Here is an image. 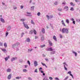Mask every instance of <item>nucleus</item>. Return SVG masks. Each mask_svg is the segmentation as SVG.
Masks as SVG:
<instances>
[{
  "mask_svg": "<svg viewBox=\"0 0 80 80\" xmlns=\"http://www.w3.org/2000/svg\"><path fill=\"white\" fill-rule=\"evenodd\" d=\"M68 29L65 28H63L62 30V33H68Z\"/></svg>",
  "mask_w": 80,
  "mask_h": 80,
  "instance_id": "obj_1",
  "label": "nucleus"
},
{
  "mask_svg": "<svg viewBox=\"0 0 80 80\" xmlns=\"http://www.w3.org/2000/svg\"><path fill=\"white\" fill-rule=\"evenodd\" d=\"M23 24L24 25V26L26 28H27V29H29V27H28V25L27 24H25V22H23Z\"/></svg>",
  "mask_w": 80,
  "mask_h": 80,
  "instance_id": "obj_2",
  "label": "nucleus"
},
{
  "mask_svg": "<svg viewBox=\"0 0 80 80\" xmlns=\"http://www.w3.org/2000/svg\"><path fill=\"white\" fill-rule=\"evenodd\" d=\"M34 67H37L38 65V63L37 61H34Z\"/></svg>",
  "mask_w": 80,
  "mask_h": 80,
  "instance_id": "obj_3",
  "label": "nucleus"
},
{
  "mask_svg": "<svg viewBox=\"0 0 80 80\" xmlns=\"http://www.w3.org/2000/svg\"><path fill=\"white\" fill-rule=\"evenodd\" d=\"M17 58L15 57V58H12L11 59V62H13L14 60H17Z\"/></svg>",
  "mask_w": 80,
  "mask_h": 80,
  "instance_id": "obj_4",
  "label": "nucleus"
},
{
  "mask_svg": "<svg viewBox=\"0 0 80 80\" xmlns=\"http://www.w3.org/2000/svg\"><path fill=\"white\" fill-rule=\"evenodd\" d=\"M47 51H53V49H52V48H48L47 49Z\"/></svg>",
  "mask_w": 80,
  "mask_h": 80,
  "instance_id": "obj_5",
  "label": "nucleus"
},
{
  "mask_svg": "<svg viewBox=\"0 0 80 80\" xmlns=\"http://www.w3.org/2000/svg\"><path fill=\"white\" fill-rule=\"evenodd\" d=\"M12 77V74H9L8 77V79H10Z\"/></svg>",
  "mask_w": 80,
  "mask_h": 80,
  "instance_id": "obj_6",
  "label": "nucleus"
},
{
  "mask_svg": "<svg viewBox=\"0 0 80 80\" xmlns=\"http://www.w3.org/2000/svg\"><path fill=\"white\" fill-rule=\"evenodd\" d=\"M53 39L55 41H57V37H56L55 35L53 36Z\"/></svg>",
  "mask_w": 80,
  "mask_h": 80,
  "instance_id": "obj_7",
  "label": "nucleus"
},
{
  "mask_svg": "<svg viewBox=\"0 0 80 80\" xmlns=\"http://www.w3.org/2000/svg\"><path fill=\"white\" fill-rule=\"evenodd\" d=\"M0 20L2 23H5V21L4 20V19H3L2 18H0Z\"/></svg>",
  "mask_w": 80,
  "mask_h": 80,
  "instance_id": "obj_8",
  "label": "nucleus"
},
{
  "mask_svg": "<svg viewBox=\"0 0 80 80\" xmlns=\"http://www.w3.org/2000/svg\"><path fill=\"white\" fill-rule=\"evenodd\" d=\"M41 31L42 33H45V29L44 28H42Z\"/></svg>",
  "mask_w": 80,
  "mask_h": 80,
  "instance_id": "obj_9",
  "label": "nucleus"
},
{
  "mask_svg": "<svg viewBox=\"0 0 80 80\" xmlns=\"http://www.w3.org/2000/svg\"><path fill=\"white\" fill-rule=\"evenodd\" d=\"M48 43L51 46H52V42H51V41L50 40H48Z\"/></svg>",
  "mask_w": 80,
  "mask_h": 80,
  "instance_id": "obj_10",
  "label": "nucleus"
},
{
  "mask_svg": "<svg viewBox=\"0 0 80 80\" xmlns=\"http://www.w3.org/2000/svg\"><path fill=\"white\" fill-rule=\"evenodd\" d=\"M8 58H10V56H8V57H7L5 58V61H7V60H8Z\"/></svg>",
  "mask_w": 80,
  "mask_h": 80,
  "instance_id": "obj_11",
  "label": "nucleus"
},
{
  "mask_svg": "<svg viewBox=\"0 0 80 80\" xmlns=\"http://www.w3.org/2000/svg\"><path fill=\"white\" fill-rule=\"evenodd\" d=\"M44 36L43 35H42V36L41 38V40L42 41H43V40H44Z\"/></svg>",
  "mask_w": 80,
  "mask_h": 80,
  "instance_id": "obj_12",
  "label": "nucleus"
},
{
  "mask_svg": "<svg viewBox=\"0 0 80 80\" xmlns=\"http://www.w3.org/2000/svg\"><path fill=\"white\" fill-rule=\"evenodd\" d=\"M62 25H63V26H64L65 27V26H66V25H65V23L64 22L63 20H62Z\"/></svg>",
  "mask_w": 80,
  "mask_h": 80,
  "instance_id": "obj_13",
  "label": "nucleus"
},
{
  "mask_svg": "<svg viewBox=\"0 0 80 80\" xmlns=\"http://www.w3.org/2000/svg\"><path fill=\"white\" fill-rule=\"evenodd\" d=\"M64 10L66 9V10H68V6H66L64 7Z\"/></svg>",
  "mask_w": 80,
  "mask_h": 80,
  "instance_id": "obj_14",
  "label": "nucleus"
},
{
  "mask_svg": "<svg viewBox=\"0 0 80 80\" xmlns=\"http://www.w3.org/2000/svg\"><path fill=\"white\" fill-rule=\"evenodd\" d=\"M41 63L43 66H45L46 68H47V66L45 64L43 63V62H41Z\"/></svg>",
  "mask_w": 80,
  "mask_h": 80,
  "instance_id": "obj_15",
  "label": "nucleus"
},
{
  "mask_svg": "<svg viewBox=\"0 0 80 80\" xmlns=\"http://www.w3.org/2000/svg\"><path fill=\"white\" fill-rule=\"evenodd\" d=\"M7 72H11V69L10 68H8L7 69Z\"/></svg>",
  "mask_w": 80,
  "mask_h": 80,
  "instance_id": "obj_16",
  "label": "nucleus"
},
{
  "mask_svg": "<svg viewBox=\"0 0 80 80\" xmlns=\"http://www.w3.org/2000/svg\"><path fill=\"white\" fill-rule=\"evenodd\" d=\"M27 41L28 42H30V38H27Z\"/></svg>",
  "mask_w": 80,
  "mask_h": 80,
  "instance_id": "obj_17",
  "label": "nucleus"
},
{
  "mask_svg": "<svg viewBox=\"0 0 80 80\" xmlns=\"http://www.w3.org/2000/svg\"><path fill=\"white\" fill-rule=\"evenodd\" d=\"M33 31L32 30H31L29 32V34H32V33H33Z\"/></svg>",
  "mask_w": 80,
  "mask_h": 80,
  "instance_id": "obj_18",
  "label": "nucleus"
},
{
  "mask_svg": "<svg viewBox=\"0 0 80 80\" xmlns=\"http://www.w3.org/2000/svg\"><path fill=\"white\" fill-rule=\"evenodd\" d=\"M45 47V45H44L40 46V47L41 48H43V47Z\"/></svg>",
  "mask_w": 80,
  "mask_h": 80,
  "instance_id": "obj_19",
  "label": "nucleus"
},
{
  "mask_svg": "<svg viewBox=\"0 0 80 80\" xmlns=\"http://www.w3.org/2000/svg\"><path fill=\"white\" fill-rule=\"evenodd\" d=\"M70 5H72V7H74L75 6V4H73V2H72L70 3Z\"/></svg>",
  "mask_w": 80,
  "mask_h": 80,
  "instance_id": "obj_20",
  "label": "nucleus"
},
{
  "mask_svg": "<svg viewBox=\"0 0 80 80\" xmlns=\"http://www.w3.org/2000/svg\"><path fill=\"white\" fill-rule=\"evenodd\" d=\"M22 78V77L20 76V77H16L15 78L16 79H20V78Z\"/></svg>",
  "mask_w": 80,
  "mask_h": 80,
  "instance_id": "obj_21",
  "label": "nucleus"
},
{
  "mask_svg": "<svg viewBox=\"0 0 80 80\" xmlns=\"http://www.w3.org/2000/svg\"><path fill=\"white\" fill-rule=\"evenodd\" d=\"M72 53H74L75 55V56L76 57V56L77 55V52H72Z\"/></svg>",
  "mask_w": 80,
  "mask_h": 80,
  "instance_id": "obj_22",
  "label": "nucleus"
},
{
  "mask_svg": "<svg viewBox=\"0 0 80 80\" xmlns=\"http://www.w3.org/2000/svg\"><path fill=\"white\" fill-rule=\"evenodd\" d=\"M4 46L6 48L7 47V43H4Z\"/></svg>",
  "mask_w": 80,
  "mask_h": 80,
  "instance_id": "obj_23",
  "label": "nucleus"
},
{
  "mask_svg": "<svg viewBox=\"0 0 80 80\" xmlns=\"http://www.w3.org/2000/svg\"><path fill=\"white\" fill-rule=\"evenodd\" d=\"M31 22L32 24H33V25H35V22H33V20H31Z\"/></svg>",
  "mask_w": 80,
  "mask_h": 80,
  "instance_id": "obj_24",
  "label": "nucleus"
},
{
  "mask_svg": "<svg viewBox=\"0 0 80 80\" xmlns=\"http://www.w3.org/2000/svg\"><path fill=\"white\" fill-rule=\"evenodd\" d=\"M58 11H59V12H61V11H62V8H58Z\"/></svg>",
  "mask_w": 80,
  "mask_h": 80,
  "instance_id": "obj_25",
  "label": "nucleus"
},
{
  "mask_svg": "<svg viewBox=\"0 0 80 80\" xmlns=\"http://www.w3.org/2000/svg\"><path fill=\"white\" fill-rule=\"evenodd\" d=\"M70 10H71L72 11H73L74 10V9H73V8L71 7L70 9Z\"/></svg>",
  "mask_w": 80,
  "mask_h": 80,
  "instance_id": "obj_26",
  "label": "nucleus"
},
{
  "mask_svg": "<svg viewBox=\"0 0 80 80\" xmlns=\"http://www.w3.org/2000/svg\"><path fill=\"white\" fill-rule=\"evenodd\" d=\"M27 62H28V63L29 65V66H30V61H28Z\"/></svg>",
  "mask_w": 80,
  "mask_h": 80,
  "instance_id": "obj_27",
  "label": "nucleus"
},
{
  "mask_svg": "<svg viewBox=\"0 0 80 80\" xmlns=\"http://www.w3.org/2000/svg\"><path fill=\"white\" fill-rule=\"evenodd\" d=\"M64 69L65 70H67V68H66V67H65V65H64Z\"/></svg>",
  "mask_w": 80,
  "mask_h": 80,
  "instance_id": "obj_28",
  "label": "nucleus"
},
{
  "mask_svg": "<svg viewBox=\"0 0 80 80\" xmlns=\"http://www.w3.org/2000/svg\"><path fill=\"white\" fill-rule=\"evenodd\" d=\"M23 72H27V70L25 69H23Z\"/></svg>",
  "mask_w": 80,
  "mask_h": 80,
  "instance_id": "obj_29",
  "label": "nucleus"
},
{
  "mask_svg": "<svg viewBox=\"0 0 80 80\" xmlns=\"http://www.w3.org/2000/svg\"><path fill=\"white\" fill-rule=\"evenodd\" d=\"M34 7H35L34 6H32L31 7V10H34Z\"/></svg>",
  "mask_w": 80,
  "mask_h": 80,
  "instance_id": "obj_30",
  "label": "nucleus"
},
{
  "mask_svg": "<svg viewBox=\"0 0 80 80\" xmlns=\"http://www.w3.org/2000/svg\"><path fill=\"white\" fill-rule=\"evenodd\" d=\"M20 21H21V22H24V21H25V19H21L20 20Z\"/></svg>",
  "mask_w": 80,
  "mask_h": 80,
  "instance_id": "obj_31",
  "label": "nucleus"
},
{
  "mask_svg": "<svg viewBox=\"0 0 80 80\" xmlns=\"http://www.w3.org/2000/svg\"><path fill=\"white\" fill-rule=\"evenodd\" d=\"M33 32L35 35H36V34H37V32H36L35 30H33Z\"/></svg>",
  "mask_w": 80,
  "mask_h": 80,
  "instance_id": "obj_32",
  "label": "nucleus"
},
{
  "mask_svg": "<svg viewBox=\"0 0 80 80\" xmlns=\"http://www.w3.org/2000/svg\"><path fill=\"white\" fill-rule=\"evenodd\" d=\"M68 77L67 76L64 79V80H67V79H68Z\"/></svg>",
  "mask_w": 80,
  "mask_h": 80,
  "instance_id": "obj_33",
  "label": "nucleus"
},
{
  "mask_svg": "<svg viewBox=\"0 0 80 80\" xmlns=\"http://www.w3.org/2000/svg\"><path fill=\"white\" fill-rule=\"evenodd\" d=\"M46 17H47L48 20H49V19H50V17H49V16L47 15Z\"/></svg>",
  "mask_w": 80,
  "mask_h": 80,
  "instance_id": "obj_34",
  "label": "nucleus"
},
{
  "mask_svg": "<svg viewBox=\"0 0 80 80\" xmlns=\"http://www.w3.org/2000/svg\"><path fill=\"white\" fill-rule=\"evenodd\" d=\"M34 72H35V73H37L38 72V71H37V69H35Z\"/></svg>",
  "mask_w": 80,
  "mask_h": 80,
  "instance_id": "obj_35",
  "label": "nucleus"
},
{
  "mask_svg": "<svg viewBox=\"0 0 80 80\" xmlns=\"http://www.w3.org/2000/svg\"><path fill=\"white\" fill-rule=\"evenodd\" d=\"M66 23H69V20L68 19L66 20Z\"/></svg>",
  "mask_w": 80,
  "mask_h": 80,
  "instance_id": "obj_36",
  "label": "nucleus"
},
{
  "mask_svg": "<svg viewBox=\"0 0 80 80\" xmlns=\"http://www.w3.org/2000/svg\"><path fill=\"white\" fill-rule=\"evenodd\" d=\"M16 45L17 46H18V45H20V43H19V42H17L16 44Z\"/></svg>",
  "mask_w": 80,
  "mask_h": 80,
  "instance_id": "obj_37",
  "label": "nucleus"
},
{
  "mask_svg": "<svg viewBox=\"0 0 80 80\" xmlns=\"http://www.w3.org/2000/svg\"><path fill=\"white\" fill-rule=\"evenodd\" d=\"M40 12H38V13H37V15L38 16H40Z\"/></svg>",
  "mask_w": 80,
  "mask_h": 80,
  "instance_id": "obj_38",
  "label": "nucleus"
},
{
  "mask_svg": "<svg viewBox=\"0 0 80 80\" xmlns=\"http://www.w3.org/2000/svg\"><path fill=\"white\" fill-rule=\"evenodd\" d=\"M70 76H71V77H72V78H73V76L72 75V74H71V73L70 74Z\"/></svg>",
  "mask_w": 80,
  "mask_h": 80,
  "instance_id": "obj_39",
  "label": "nucleus"
},
{
  "mask_svg": "<svg viewBox=\"0 0 80 80\" xmlns=\"http://www.w3.org/2000/svg\"><path fill=\"white\" fill-rule=\"evenodd\" d=\"M55 80H60V79H58V78H55Z\"/></svg>",
  "mask_w": 80,
  "mask_h": 80,
  "instance_id": "obj_40",
  "label": "nucleus"
},
{
  "mask_svg": "<svg viewBox=\"0 0 80 80\" xmlns=\"http://www.w3.org/2000/svg\"><path fill=\"white\" fill-rule=\"evenodd\" d=\"M58 4V3L57 2H55L54 3V5H57Z\"/></svg>",
  "mask_w": 80,
  "mask_h": 80,
  "instance_id": "obj_41",
  "label": "nucleus"
},
{
  "mask_svg": "<svg viewBox=\"0 0 80 80\" xmlns=\"http://www.w3.org/2000/svg\"><path fill=\"white\" fill-rule=\"evenodd\" d=\"M2 51H3V52H5L6 51H7V50H6L5 49H2Z\"/></svg>",
  "mask_w": 80,
  "mask_h": 80,
  "instance_id": "obj_42",
  "label": "nucleus"
},
{
  "mask_svg": "<svg viewBox=\"0 0 80 80\" xmlns=\"http://www.w3.org/2000/svg\"><path fill=\"white\" fill-rule=\"evenodd\" d=\"M49 78L50 80H53V78H52L51 77H50Z\"/></svg>",
  "mask_w": 80,
  "mask_h": 80,
  "instance_id": "obj_43",
  "label": "nucleus"
},
{
  "mask_svg": "<svg viewBox=\"0 0 80 80\" xmlns=\"http://www.w3.org/2000/svg\"><path fill=\"white\" fill-rule=\"evenodd\" d=\"M8 35V32H6V37H7Z\"/></svg>",
  "mask_w": 80,
  "mask_h": 80,
  "instance_id": "obj_44",
  "label": "nucleus"
},
{
  "mask_svg": "<svg viewBox=\"0 0 80 80\" xmlns=\"http://www.w3.org/2000/svg\"><path fill=\"white\" fill-rule=\"evenodd\" d=\"M68 74H70L71 73V71H69L68 72Z\"/></svg>",
  "mask_w": 80,
  "mask_h": 80,
  "instance_id": "obj_45",
  "label": "nucleus"
},
{
  "mask_svg": "<svg viewBox=\"0 0 80 80\" xmlns=\"http://www.w3.org/2000/svg\"><path fill=\"white\" fill-rule=\"evenodd\" d=\"M16 46V44H14L12 45V47H14Z\"/></svg>",
  "mask_w": 80,
  "mask_h": 80,
  "instance_id": "obj_46",
  "label": "nucleus"
},
{
  "mask_svg": "<svg viewBox=\"0 0 80 80\" xmlns=\"http://www.w3.org/2000/svg\"><path fill=\"white\" fill-rule=\"evenodd\" d=\"M45 60H46L47 62H48V59L45 58Z\"/></svg>",
  "mask_w": 80,
  "mask_h": 80,
  "instance_id": "obj_47",
  "label": "nucleus"
},
{
  "mask_svg": "<svg viewBox=\"0 0 80 80\" xmlns=\"http://www.w3.org/2000/svg\"><path fill=\"white\" fill-rule=\"evenodd\" d=\"M2 45H3L2 43L0 42V46H2Z\"/></svg>",
  "mask_w": 80,
  "mask_h": 80,
  "instance_id": "obj_48",
  "label": "nucleus"
},
{
  "mask_svg": "<svg viewBox=\"0 0 80 80\" xmlns=\"http://www.w3.org/2000/svg\"><path fill=\"white\" fill-rule=\"evenodd\" d=\"M23 8V6L22 5L21 6V9H22V8Z\"/></svg>",
  "mask_w": 80,
  "mask_h": 80,
  "instance_id": "obj_49",
  "label": "nucleus"
},
{
  "mask_svg": "<svg viewBox=\"0 0 80 80\" xmlns=\"http://www.w3.org/2000/svg\"><path fill=\"white\" fill-rule=\"evenodd\" d=\"M40 71H41V73H44V72L43 71L41 70Z\"/></svg>",
  "mask_w": 80,
  "mask_h": 80,
  "instance_id": "obj_50",
  "label": "nucleus"
},
{
  "mask_svg": "<svg viewBox=\"0 0 80 80\" xmlns=\"http://www.w3.org/2000/svg\"><path fill=\"white\" fill-rule=\"evenodd\" d=\"M73 23L74 24H75V21H73Z\"/></svg>",
  "mask_w": 80,
  "mask_h": 80,
  "instance_id": "obj_51",
  "label": "nucleus"
},
{
  "mask_svg": "<svg viewBox=\"0 0 80 80\" xmlns=\"http://www.w3.org/2000/svg\"><path fill=\"white\" fill-rule=\"evenodd\" d=\"M28 80H32V78H30V77L28 78Z\"/></svg>",
  "mask_w": 80,
  "mask_h": 80,
  "instance_id": "obj_52",
  "label": "nucleus"
},
{
  "mask_svg": "<svg viewBox=\"0 0 80 80\" xmlns=\"http://www.w3.org/2000/svg\"><path fill=\"white\" fill-rule=\"evenodd\" d=\"M53 18V16L51 15L50 16V18Z\"/></svg>",
  "mask_w": 80,
  "mask_h": 80,
  "instance_id": "obj_53",
  "label": "nucleus"
},
{
  "mask_svg": "<svg viewBox=\"0 0 80 80\" xmlns=\"http://www.w3.org/2000/svg\"><path fill=\"white\" fill-rule=\"evenodd\" d=\"M35 39H37V38H38V37H37V36H35Z\"/></svg>",
  "mask_w": 80,
  "mask_h": 80,
  "instance_id": "obj_54",
  "label": "nucleus"
},
{
  "mask_svg": "<svg viewBox=\"0 0 80 80\" xmlns=\"http://www.w3.org/2000/svg\"><path fill=\"white\" fill-rule=\"evenodd\" d=\"M39 70L40 71V70H42V68H39Z\"/></svg>",
  "mask_w": 80,
  "mask_h": 80,
  "instance_id": "obj_55",
  "label": "nucleus"
},
{
  "mask_svg": "<svg viewBox=\"0 0 80 80\" xmlns=\"http://www.w3.org/2000/svg\"><path fill=\"white\" fill-rule=\"evenodd\" d=\"M51 54H54V53H55V52H53V53L52 52H51Z\"/></svg>",
  "mask_w": 80,
  "mask_h": 80,
  "instance_id": "obj_56",
  "label": "nucleus"
},
{
  "mask_svg": "<svg viewBox=\"0 0 80 80\" xmlns=\"http://www.w3.org/2000/svg\"><path fill=\"white\" fill-rule=\"evenodd\" d=\"M60 37L61 38H62V36L61 34L60 35Z\"/></svg>",
  "mask_w": 80,
  "mask_h": 80,
  "instance_id": "obj_57",
  "label": "nucleus"
},
{
  "mask_svg": "<svg viewBox=\"0 0 80 80\" xmlns=\"http://www.w3.org/2000/svg\"><path fill=\"white\" fill-rule=\"evenodd\" d=\"M71 20L72 21H73V20H74V19H73V18H72L71 19Z\"/></svg>",
  "mask_w": 80,
  "mask_h": 80,
  "instance_id": "obj_58",
  "label": "nucleus"
},
{
  "mask_svg": "<svg viewBox=\"0 0 80 80\" xmlns=\"http://www.w3.org/2000/svg\"><path fill=\"white\" fill-rule=\"evenodd\" d=\"M25 34L23 32H22V36L23 35H24Z\"/></svg>",
  "mask_w": 80,
  "mask_h": 80,
  "instance_id": "obj_59",
  "label": "nucleus"
},
{
  "mask_svg": "<svg viewBox=\"0 0 80 80\" xmlns=\"http://www.w3.org/2000/svg\"><path fill=\"white\" fill-rule=\"evenodd\" d=\"M62 4L65 5V2H62Z\"/></svg>",
  "mask_w": 80,
  "mask_h": 80,
  "instance_id": "obj_60",
  "label": "nucleus"
},
{
  "mask_svg": "<svg viewBox=\"0 0 80 80\" xmlns=\"http://www.w3.org/2000/svg\"><path fill=\"white\" fill-rule=\"evenodd\" d=\"M14 9H17V7H14Z\"/></svg>",
  "mask_w": 80,
  "mask_h": 80,
  "instance_id": "obj_61",
  "label": "nucleus"
},
{
  "mask_svg": "<svg viewBox=\"0 0 80 80\" xmlns=\"http://www.w3.org/2000/svg\"><path fill=\"white\" fill-rule=\"evenodd\" d=\"M42 55H43V57H45L46 56L45 55V54H42Z\"/></svg>",
  "mask_w": 80,
  "mask_h": 80,
  "instance_id": "obj_62",
  "label": "nucleus"
},
{
  "mask_svg": "<svg viewBox=\"0 0 80 80\" xmlns=\"http://www.w3.org/2000/svg\"><path fill=\"white\" fill-rule=\"evenodd\" d=\"M25 68H27V65H25Z\"/></svg>",
  "mask_w": 80,
  "mask_h": 80,
  "instance_id": "obj_63",
  "label": "nucleus"
},
{
  "mask_svg": "<svg viewBox=\"0 0 80 80\" xmlns=\"http://www.w3.org/2000/svg\"><path fill=\"white\" fill-rule=\"evenodd\" d=\"M2 5H5V3H3V2H2Z\"/></svg>",
  "mask_w": 80,
  "mask_h": 80,
  "instance_id": "obj_64",
  "label": "nucleus"
}]
</instances>
